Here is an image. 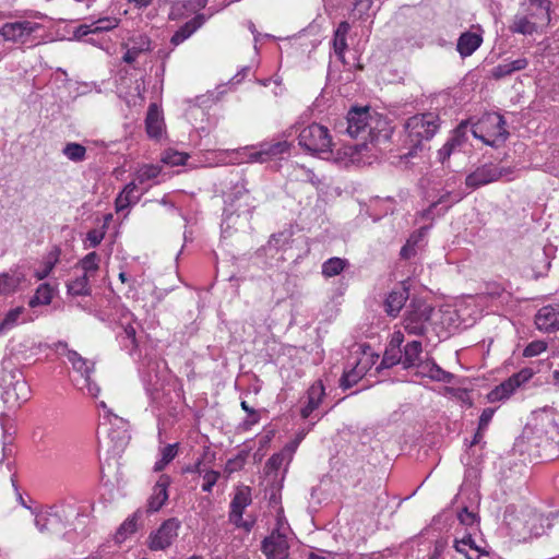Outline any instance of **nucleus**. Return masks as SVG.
<instances>
[{
  "mask_svg": "<svg viewBox=\"0 0 559 559\" xmlns=\"http://www.w3.org/2000/svg\"><path fill=\"white\" fill-rule=\"evenodd\" d=\"M440 117L436 112H424L409 117L405 122L408 152L405 157H413L423 148L424 141H430L440 128Z\"/></svg>",
  "mask_w": 559,
  "mask_h": 559,
  "instance_id": "obj_1",
  "label": "nucleus"
},
{
  "mask_svg": "<svg viewBox=\"0 0 559 559\" xmlns=\"http://www.w3.org/2000/svg\"><path fill=\"white\" fill-rule=\"evenodd\" d=\"M1 397L9 407L20 406L29 399L31 389L20 369H2L0 374Z\"/></svg>",
  "mask_w": 559,
  "mask_h": 559,
  "instance_id": "obj_2",
  "label": "nucleus"
},
{
  "mask_svg": "<svg viewBox=\"0 0 559 559\" xmlns=\"http://www.w3.org/2000/svg\"><path fill=\"white\" fill-rule=\"evenodd\" d=\"M298 144L305 152L312 155L332 153L333 147L329 129L316 122L299 132Z\"/></svg>",
  "mask_w": 559,
  "mask_h": 559,
  "instance_id": "obj_3",
  "label": "nucleus"
},
{
  "mask_svg": "<svg viewBox=\"0 0 559 559\" xmlns=\"http://www.w3.org/2000/svg\"><path fill=\"white\" fill-rule=\"evenodd\" d=\"M433 308L424 300L413 299L407 307L404 318V329L408 334L421 336L427 331L426 323L430 321Z\"/></svg>",
  "mask_w": 559,
  "mask_h": 559,
  "instance_id": "obj_4",
  "label": "nucleus"
},
{
  "mask_svg": "<svg viewBox=\"0 0 559 559\" xmlns=\"http://www.w3.org/2000/svg\"><path fill=\"white\" fill-rule=\"evenodd\" d=\"M41 28V24L28 20L8 22L0 27V36L4 41L24 45Z\"/></svg>",
  "mask_w": 559,
  "mask_h": 559,
  "instance_id": "obj_5",
  "label": "nucleus"
},
{
  "mask_svg": "<svg viewBox=\"0 0 559 559\" xmlns=\"http://www.w3.org/2000/svg\"><path fill=\"white\" fill-rule=\"evenodd\" d=\"M180 525V521L176 518L164 521L156 532L150 534L147 543L148 548L154 551H159L170 547L178 536Z\"/></svg>",
  "mask_w": 559,
  "mask_h": 559,
  "instance_id": "obj_6",
  "label": "nucleus"
},
{
  "mask_svg": "<svg viewBox=\"0 0 559 559\" xmlns=\"http://www.w3.org/2000/svg\"><path fill=\"white\" fill-rule=\"evenodd\" d=\"M510 173L511 168L498 167L492 163L484 164L466 176L465 185L467 188L475 190L495 182Z\"/></svg>",
  "mask_w": 559,
  "mask_h": 559,
  "instance_id": "obj_7",
  "label": "nucleus"
},
{
  "mask_svg": "<svg viewBox=\"0 0 559 559\" xmlns=\"http://www.w3.org/2000/svg\"><path fill=\"white\" fill-rule=\"evenodd\" d=\"M369 116L368 107H354L348 111L344 121L338 123V131L348 134L353 139H356L366 132Z\"/></svg>",
  "mask_w": 559,
  "mask_h": 559,
  "instance_id": "obj_8",
  "label": "nucleus"
},
{
  "mask_svg": "<svg viewBox=\"0 0 559 559\" xmlns=\"http://www.w3.org/2000/svg\"><path fill=\"white\" fill-rule=\"evenodd\" d=\"M262 552L266 559H287L289 556V545L287 537L278 528L262 540Z\"/></svg>",
  "mask_w": 559,
  "mask_h": 559,
  "instance_id": "obj_9",
  "label": "nucleus"
},
{
  "mask_svg": "<svg viewBox=\"0 0 559 559\" xmlns=\"http://www.w3.org/2000/svg\"><path fill=\"white\" fill-rule=\"evenodd\" d=\"M467 123L461 122L453 131L451 138L443 144L438 151V159L444 165L449 160L450 156L459 148H461L466 142Z\"/></svg>",
  "mask_w": 559,
  "mask_h": 559,
  "instance_id": "obj_10",
  "label": "nucleus"
},
{
  "mask_svg": "<svg viewBox=\"0 0 559 559\" xmlns=\"http://www.w3.org/2000/svg\"><path fill=\"white\" fill-rule=\"evenodd\" d=\"M171 484L170 476L166 474H162L157 481L155 483L152 495L147 500V510L148 513L157 512L163 508V506L168 500V487Z\"/></svg>",
  "mask_w": 559,
  "mask_h": 559,
  "instance_id": "obj_11",
  "label": "nucleus"
},
{
  "mask_svg": "<svg viewBox=\"0 0 559 559\" xmlns=\"http://www.w3.org/2000/svg\"><path fill=\"white\" fill-rule=\"evenodd\" d=\"M495 122L492 123L496 128L495 139L490 140L489 138L484 136L479 131H481V123L474 124L472 128V134L474 138L481 140L486 145L497 147L499 143H504L509 138V131L507 130V121L503 116L495 115Z\"/></svg>",
  "mask_w": 559,
  "mask_h": 559,
  "instance_id": "obj_12",
  "label": "nucleus"
},
{
  "mask_svg": "<svg viewBox=\"0 0 559 559\" xmlns=\"http://www.w3.org/2000/svg\"><path fill=\"white\" fill-rule=\"evenodd\" d=\"M535 324L538 330L548 333L559 330V305L542 307L535 316Z\"/></svg>",
  "mask_w": 559,
  "mask_h": 559,
  "instance_id": "obj_13",
  "label": "nucleus"
},
{
  "mask_svg": "<svg viewBox=\"0 0 559 559\" xmlns=\"http://www.w3.org/2000/svg\"><path fill=\"white\" fill-rule=\"evenodd\" d=\"M56 349H62V354H64L68 360L71 362L73 369L80 372L84 379L88 380L92 371L94 370V362H90L87 359L83 358L78 352L68 348V344L66 342L59 341L55 344Z\"/></svg>",
  "mask_w": 559,
  "mask_h": 559,
  "instance_id": "obj_14",
  "label": "nucleus"
},
{
  "mask_svg": "<svg viewBox=\"0 0 559 559\" xmlns=\"http://www.w3.org/2000/svg\"><path fill=\"white\" fill-rule=\"evenodd\" d=\"M251 489L250 487H241L235 493L231 502H230V521L239 525V522L242 520V514L246 509L251 503Z\"/></svg>",
  "mask_w": 559,
  "mask_h": 559,
  "instance_id": "obj_15",
  "label": "nucleus"
},
{
  "mask_svg": "<svg viewBox=\"0 0 559 559\" xmlns=\"http://www.w3.org/2000/svg\"><path fill=\"white\" fill-rule=\"evenodd\" d=\"M483 44V36L478 33L466 31L462 33L456 43V50L462 58L472 56Z\"/></svg>",
  "mask_w": 559,
  "mask_h": 559,
  "instance_id": "obj_16",
  "label": "nucleus"
},
{
  "mask_svg": "<svg viewBox=\"0 0 559 559\" xmlns=\"http://www.w3.org/2000/svg\"><path fill=\"white\" fill-rule=\"evenodd\" d=\"M409 297L408 288L402 285L393 289L384 302L385 312L390 317H396Z\"/></svg>",
  "mask_w": 559,
  "mask_h": 559,
  "instance_id": "obj_17",
  "label": "nucleus"
},
{
  "mask_svg": "<svg viewBox=\"0 0 559 559\" xmlns=\"http://www.w3.org/2000/svg\"><path fill=\"white\" fill-rule=\"evenodd\" d=\"M164 127V118L158 106L155 103L151 104L145 118L147 135L153 139H158L163 133Z\"/></svg>",
  "mask_w": 559,
  "mask_h": 559,
  "instance_id": "obj_18",
  "label": "nucleus"
},
{
  "mask_svg": "<svg viewBox=\"0 0 559 559\" xmlns=\"http://www.w3.org/2000/svg\"><path fill=\"white\" fill-rule=\"evenodd\" d=\"M325 395V389L321 380L316 381L307 391V404L301 408L302 418H308L319 407Z\"/></svg>",
  "mask_w": 559,
  "mask_h": 559,
  "instance_id": "obj_19",
  "label": "nucleus"
},
{
  "mask_svg": "<svg viewBox=\"0 0 559 559\" xmlns=\"http://www.w3.org/2000/svg\"><path fill=\"white\" fill-rule=\"evenodd\" d=\"M129 43L131 46L128 47L122 57V60L128 64H132L140 53L152 50L151 39L146 35L133 36L129 38Z\"/></svg>",
  "mask_w": 559,
  "mask_h": 559,
  "instance_id": "obj_20",
  "label": "nucleus"
},
{
  "mask_svg": "<svg viewBox=\"0 0 559 559\" xmlns=\"http://www.w3.org/2000/svg\"><path fill=\"white\" fill-rule=\"evenodd\" d=\"M417 368L420 369L421 376L428 377L435 381L450 383L453 379V374L451 372L443 370L433 359L430 358L419 362Z\"/></svg>",
  "mask_w": 559,
  "mask_h": 559,
  "instance_id": "obj_21",
  "label": "nucleus"
},
{
  "mask_svg": "<svg viewBox=\"0 0 559 559\" xmlns=\"http://www.w3.org/2000/svg\"><path fill=\"white\" fill-rule=\"evenodd\" d=\"M205 22V15L200 13L194 17L186 22L178 31L171 36L170 43L175 46L181 44L189 38L198 28H200Z\"/></svg>",
  "mask_w": 559,
  "mask_h": 559,
  "instance_id": "obj_22",
  "label": "nucleus"
},
{
  "mask_svg": "<svg viewBox=\"0 0 559 559\" xmlns=\"http://www.w3.org/2000/svg\"><path fill=\"white\" fill-rule=\"evenodd\" d=\"M423 346L420 341L408 342L402 352V365L404 369L417 367L421 362Z\"/></svg>",
  "mask_w": 559,
  "mask_h": 559,
  "instance_id": "obj_23",
  "label": "nucleus"
},
{
  "mask_svg": "<svg viewBox=\"0 0 559 559\" xmlns=\"http://www.w3.org/2000/svg\"><path fill=\"white\" fill-rule=\"evenodd\" d=\"M527 66L528 60L526 58H519L510 62L501 63L491 70V78L495 80H501L511 75L515 71L524 70Z\"/></svg>",
  "mask_w": 559,
  "mask_h": 559,
  "instance_id": "obj_24",
  "label": "nucleus"
},
{
  "mask_svg": "<svg viewBox=\"0 0 559 559\" xmlns=\"http://www.w3.org/2000/svg\"><path fill=\"white\" fill-rule=\"evenodd\" d=\"M144 381L147 383V390L157 392L163 386V374L160 372V364L158 361H150L144 372Z\"/></svg>",
  "mask_w": 559,
  "mask_h": 559,
  "instance_id": "obj_25",
  "label": "nucleus"
},
{
  "mask_svg": "<svg viewBox=\"0 0 559 559\" xmlns=\"http://www.w3.org/2000/svg\"><path fill=\"white\" fill-rule=\"evenodd\" d=\"M426 227H421L419 230L414 231L409 238L407 239L406 243L402 247L400 251V255L404 260H409L411 258L415 257L417 253V246L421 241L423 237L426 233Z\"/></svg>",
  "mask_w": 559,
  "mask_h": 559,
  "instance_id": "obj_26",
  "label": "nucleus"
},
{
  "mask_svg": "<svg viewBox=\"0 0 559 559\" xmlns=\"http://www.w3.org/2000/svg\"><path fill=\"white\" fill-rule=\"evenodd\" d=\"M516 388L519 386L515 385L514 381H512V378L510 377L488 393V401L495 403L508 399Z\"/></svg>",
  "mask_w": 559,
  "mask_h": 559,
  "instance_id": "obj_27",
  "label": "nucleus"
},
{
  "mask_svg": "<svg viewBox=\"0 0 559 559\" xmlns=\"http://www.w3.org/2000/svg\"><path fill=\"white\" fill-rule=\"evenodd\" d=\"M141 516L142 511L138 510L119 526L115 536L117 543H122L129 535L136 531V523Z\"/></svg>",
  "mask_w": 559,
  "mask_h": 559,
  "instance_id": "obj_28",
  "label": "nucleus"
},
{
  "mask_svg": "<svg viewBox=\"0 0 559 559\" xmlns=\"http://www.w3.org/2000/svg\"><path fill=\"white\" fill-rule=\"evenodd\" d=\"M67 290L72 296L91 295L90 280L87 274H83L67 284Z\"/></svg>",
  "mask_w": 559,
  "mask_h": 559,
  "instance_id": "obj_29",
  "label": "nucleus"
},
{
  "mask_svg": "<svg viewBox=\"0 0 559 559\" xmlns=\"http://www.w3.org/2000/svg\"><path fill=\"white\" fill-rule=\"evenodd\" d=\"M121 328L122 332L118 334L120 343L132 353L138 348L136 330L132 323L121 324Z\"/></svg>",
  "mask_w": 559,
  "mask_h": 559,
  "instance_id": "obj_30",
  "label": "nucleus"
},
{
  "mask_svg": "<svg viewBox=\"0 0 559 559\" xmlns=\"http://www.w3.org/2000/svg\"><path fill=\"white\" fill-rule=\"evenodd\" d=\"M52 300V288L49 284H40L36 289V293L31 297L28 306L35 308L39 305H49Z\"/></svg>",
  "mask_w": 559,
  "mask_h": 559,
  "instance_id": "obj_31",
  "label": "nucleus"
},
{
  "mask_svg": "<svg viewBox=\"0 0 559 559\" xmlns=\"http://www.w3.org/2000/svg\"><path fill=\"white\" fill-rule=\"evenodd\" d=\"M348 261L346 259H341L337 257L330 258L322 264V274L325 277H332L338 275L344 271L346 266H348Z\"/></svg>",
  "mask_w": 559,
  "mask_h": 559,
  "instance_id": "obj_32",
  "label": "nucleus"
},
{
  "mask_svg": "<svg viewBox=\"0 0 559 559\" xmlns=\"http://www.w3.org/2000/svg\"><path fill=\"white\" fill-rule=\"evenodd\" d=\"M260 145L262 147V154L265 155L267 160H271L282 155L283 153H286L290 147V144L287 141H277L273 143L265 142L261 143Z\"/></svg>",
  "mask_w": 559,
  "mask_h": 559,
  "instance_id": "obj_33",
  "label": "nucleus"
},
{
  "mask_svg": "<svg viewBox=\"0 0 559 559\" xmlns=\"http://www.w3.org/2000/svg\"><path fill=\"white\" fill-rule=\"evenodd\" d=\"M536 29V24L531 22L527 16L515 15L513 23L510 25V31L512 33L523 35H532Z\"/></svg>",
  "mask_w": 559,
  "mask_h": 559,
  "instance_id": "obj_34",
  "label": "nucleus"
},
{
  "mask_svg": "<svg viewBox=\"0 0 559 559\" xmlns=\"http://www.w3.org/2000/svg\"><path fill=\"white\" fill-rule=\"evenodd\" d=\"M62 153L72 162H82L86 157V147L80 143H67Z\"/></svg>",
  "mask_w": 559,
  "mask_h": 559,
  "instance_id": "obj_35",
  "label": "nucleus"
},
{
  "mask_svg": "<svg viewBox=\"0 0 559 559\" xmlns=\"http://www.w3.org/2000/svg\"><path fill=\"white\" fill-rule=\"evenodd\" d=\"M402 364V350L394 346L388 347L383 354L379 368H391L397 364Z\"/></svg>",
  "mask_w": 559,
  "mask_h": 559,
  "instance_id": "obj_36",
  "label": "nucleus"
},
{
  "mask_svg": "<svg viewBox=\"0 0 559 559\" xmlns=\"http://www.w3.org/2000/svg\"><path fill=\"white\" fill-rule=\"evenodd\" d=\"M25 311L24 307H16L7 312L4 319L0 323V334L12 329L19 321L21 314Z\"/></svg>",
  "mask_w": 559,
  "mask_h": 559,
  "instance_id": "obj_37",
  "label": "nucleus"
},
{
  "mask_svg": "<svg viewBox=\"0 0 559 559\" xmlns=\"http://www.w3.org/2000/svg\"><path fill=\"white\" fill-rule=\"evenodd\" d=\"M241 198H245L246 200L251 199L249 192L246 189H243L242 192L239 190L235 193V199L231 201L230 206L233 207L234 212L238 213V215L245 213L251 214L254 205H250L248 202H246L245 206H242L239 203Z\"/></svg>",
  "mask_w": 559,
  "mask_h": 559,
  "instance_id": "obj_38",
  "label": "nucleus"
},
{
  "mask_svg": "<svg viewBox=\"0 0 559 559\" xmlns=\"http://www.w3.org/2000/svg\"><path fill=\"white\" fill-rule=\"evenodd\" d=\"M189 155L173 150H167L162 156V162L170 166H180L186 163Z\"/></svg>",
  "mask_w": 559,
  "mask_h": 559,
  "instance_id": "obj_39",
  "label": "nucleus"
},
{
  "mask_svg": "<svg viewBox=\"0 0 559 559\" xmlns=\"http://www.w3.org/2000/svg\"><path fill=\"white\" fill-rule=\"evenodd\" d=\"M98 262L99 257L95 251H93L81 259L79 265L84 270V274L90 272L95 273L99 267Z\"/></svg>",
  "mask_w": 559,
  "mask_h": 559,
  "instance_id": "obj_40",
  "label": "nucleus"
},
{
  "mask_svg": "<svg viewBox=\"0 0 559 559\" xmlns=\"http://www.w3.org/2000/svg\"><path fill=\"white\" fill-rule=\"evenodd\" d=\"M362 374L356 370V368H352L348 371H344L340 379V386L343 390H347L354 386L360 379Z\"/></svg>",
  "mask_w": 559,
  "mask_h": 559,
  "instance_id": "obj_41",
  "label": "nucleus"
},
{
  "mask_svg": "<svg viewBox=\"0 0 559 559\" xmlns=\"http://www.w3.org/2000/svg\"><path fill=\"white\" fill-rule=\"evenodd\" d=\"M120 20L117 17H103L92 23L94 33L108 32L119 25Z\"/></svg>",
  "mask_w": 559,
  "mask_h": 559,
  "instance_id": "obj_42",
  "label": "nucleus"
},
{
  "mask_svg": "<svg viewBox=\"0 0 559 559\" xmlns=\"http://www.w3.org/2000/svg\"><path fill=\"white\" fill-rule=\"evenodd\" d=\"M160 173V168L155 165H144L142 168L139 169L136 179L140 183H144L145 181H148L151 179L156 178Z\"/></svg>",
  "mask_w": 559,
  "mask_h": 559,
  "instance_id": "obj_43",
  "label": "nucleus"
},
{
  "mask_svg": "<svg viewBox=\"0 0 559 559\" xmlns=\"http://www.w3.org/2000/svg\"><path fill=\"white\" fill-rule=\"evenodd\" d=\"M241 408L247 413V418L242 423V427L245 429L251 428V426L255 425L260 420V414L253 407H250L246 401H241Z\"/></svg>",
  "mask_w": 559,
  "mask_h": 559,
  "instance_id": "obj_44",
  "label": "nucleus"
},
{
  "mask_svg": "<svg viewBox=\"0 0 559 559\" xmlns=\"http://www.w3.org/2000/svg\"><path fill=\"white\" fill-rule=\"evenodd\" d=\"M59 254H60V249L56 247L49 253L48 260H47V262L45 264V269L43 270V272L37 273V278L38 280H43V278L47 277L50 274V272L53 270L55 265L59 261Z\"/></svg>",
  "mask_w": 559,
  "mask_h": 559,
  "instance_id": "obj_45",
  "label": "nucleus"
},
{
  "mask_svg": "<svg viewBox=\"0 0 559 559\" xmlns=\"http://www.w3.org/2000/svg\"><path fill=\"white\" fill-rule=\"evenodd\" d=\"M247 456H248V452H246V451L239 452L236 455V457L227 461L226 471L228 473H233L237 469H240L245 465Z\"/></svg>",
  "mask_w": 559,
  "mask_h": 559,
  "instance_id": "obj_46",
  "label": "nucleus"
},
{
  "mask_svg": "<svg viewBox=\"0 0 559 559\" xmlns=\"http://www.w3.org/2000/svg\"><path fill=\"white\" fill-rule=\"evenodd\" d=\"M547 345L543 341H536L530 343L523 350L525 357H534L546 350Z\"/></svg>",
  "mask_w": 559,
  "mask_h": 559,
  "instance_id": "obj_47",
  "label": "nucleus"
},
{
  "mask_svg": "<svg viewBox=\"0 0 559 559\" xmlns=\"http://www.w3.org/2000/svg\"><path fill=\"white\" fill-rule=\"evenodd\" d=\"M372 7V0H356L354 4V13L358 15V19H364L368 15Z\"/></svg>",
  "mask_w": 559,
  "mask_h": 559,
  "instance_id": "obj_48",
  "label": "nucleus"
},
{
  "mask_svg": "<svg viewBox=\"0 0 559 559\" xmlns=\"http://www.w3.org/2000/svg\"><path fill=\"white\" fill-rule=\"evenodd\" d=\"M219 478V473L216 471H207L203 476V485L202 490L205 492H210L213 488V486L216 484V481Z\"/></svg>",
  "mask_w": 559,
  "mask_h": 559,
  "instance_id": "obj_49",
  "label": "nucleus"
},
{
  "mask_svg": "<svg viewBox=\"0 0 559 559\" xmlns=\"http://www.w3.org/2000/svg\"><path fill=\"white\" fill-rule=\"evenodd\" d=\"M333 47L335 55L343 60L344 59V52L347 49V41L345 36H337L334 35L333 38Z\"/></svg>",
  "mask_w": 559,
  "mask_h": 559,
  "instance_id": "obj_50",
  "label": "nucleus"
},
{
  "mask_svg": "<svg viewBox=\"0 0 559 559\" xmlns=\"http://www.w3.org/2000/svg\"><path fill=\"white\" fill-rule=\"evenodd\" d=\"M534 374V371L531 368H524L519 372L511 376L512 381H514L515 385L520 386L521 384L527 382Z\"/></svg>",
  "mask_w": 559,
  "mask_h": 559,
  "instance_id": "obj_51",
  "label": "nucleus"
},
{
  "mask_svg": "<svg viewBox=\"0 0 559 559\" xmlns=\"http://www.w3.org/2000/svg\"><path fill=\"white\" fill-rule=\"evenodd\" d=\"M457 519L461 524L471 526L477 521L475 513L471 512L466 507L457 513Z\"/></svg>",
  "mask_w": 559,
  "mask_h": 559,
  "instance_id": "obj_52",
  "label": "nucleus"
},
{
  "mask_svg": "<svg viewBox=\"0 0 559 559\" xmlns=\"http://www.w3.org/2000/svg\"><path fill=\"white\" fill-rule=\"evenodd\" d=\"M495 414V408L487 407L483 411L479 421H478V430H486L492 416Z\"/></svg>",
  "mask_w": 559,
  "mask_h": 559,
  "instance_id": "obj_53",
  "label": "nucleus"
},
{
  "mask_svg": "<svg viewBox=\"0 0 559 559\" xmlns=\"http://www.w3.org/2000/svg\"><path fill=\"white\" fill-rule=\"evenodd\" d=\"M285 460L284 454L276 453L273 454L266 462L265 467L270 471L276 472L282 465Z\"/></svg>",
  "mask_w": 559,
  "mask_h": 559,
  "instance_id": "obj_54",
  "label": "nucleus"
},
{
  "mask_svg": "<svg viewBox=\"0 0 559 559\" xmlns=\"http://www.w3.org/2000/svg\"><path fill=\"white\" fill-rule=\"evenodd\" d=\"M105 237L104 230L92 229L86 235V240L90 241L91 247H97Z\"/></svg>",
  "mask_w": 559,
  "mask_h": 559,
  "instance_id": "obj_55",
  "label": "nucleus"
},
{
  "mask_svg": "<svg viewBox=\"0 0 559 559\" xmlns=\"http://www.w3.org/2000/svg\"><path fill=\"white\" fill-rule=\"evenodd\" d=\"M531 4L536 5L537 9L540 10V13L543 14L544 19L547 22L550 21V14H549L550 1L549 0H532Z\"/></svg>",
  "mask_w": 559,
  "mask_h": 559,
  "instance_id": "obj_56",
  "label": "nucleus"
},
{
  "mask_svg": "<svg viewBox=\"0 0 559 559\" xmlns=\"http://www.w3.org/2000/svg\"><path fill=\"white\" fill-rule=\"evenodd\" d=\"M177 455V443L168 444L162 449V459L169 464Z\"/></svg>",
  "mask_w": 559,
  "mask_h": 559,
  "instance_id": "obj_57",
  "label": "nucleus"
},
{
  "mask_svg": "<svg viewBox=\"0 0 559 559\" xmlns=\"http://www.w3.org/2000/svg\"><path fill=\"white\" fill-rule=\"evenodd\" d=\"M115 204H116V211L121 212L124 209H127L130 205L135 204V203H134V199H128V197H126L122 192H120L115 201Z\"/></svg>",
  "mask_w": 559,
  "mask_h": 559,
  "instance_id": "obj_58",
  "label": "nucleus"
},
{
  "mask_svg": "<svg viewBox=\"0 0 559 559\" xmlns=\"http://www.w3.org/2000/svg\"><path fill=\"white\" fill-rule=\"evenodd\" d=\"M50 518L46 514H38L36 515L35 518V525L36 527L39 530V532L44 533L46 531H49V523H50Z\"/></svg>",
  "mask_w": 559,
  "mask_h": 559,
  "instance_id": "obj_59",
  "label": "nucleus"
},
{
  "mask_svg": "<svg viewBox=\"0 0 559 559\" xmlns=\"http://www.w3.org/2000/svg\"><path fill=\"white\" fill-rule=\"evenodd\" d=\"M136 185L134 182L128 183L124 189L121 191L128 199H134V203H136L140 200V194H135L136 192Z\"/></svg>",
  "mask_w": 559,
  "mask_h": 559,
  "instance_id": "obj_60",
  "label": "nucleus"
},
{
  "mask_svg": "<svg viewBox=\"0 0 559 559\" xmlns=\"http://www.w3.org/2000/svg\"><path fill=\"white\" fill-rule=\"evenodd\" d=\"M459 542L461 544H463L464 546H468L471 549L475 550L479 555L487 554L486 551L480 550V548L475 544V540L472 538V536L469 534L464 536Z\"/></svg>",
  "mask_w": 559,
  "mask_h": 559,
  "instance_id": "obj_61",
  "label": "nucleus"
},
{
  "mask_svg": "<svg viewBox=\"0 0 559 559\" xmlns=\"http://www.w3.org/2000/svg\"><path fill=\"white\" fill-rule=\"evenodd\" d=\"M461 199H462V195H460V194H455L454 197H452L451 192H447V193L442 194L439 198V200L436 203H433L431 206H436L437 204H441V203H444L448 201H450L451 204H453V203L459 202Z\"/></svg>",
  "mask_w": 559,
  "mask_h": 559,
  "instance_id": "obj_62",
  "label": "nucleus"
},
{
  "mask_svg": "<svg viewBox=\"0 0 559 559\" xmlns=\"http://www.w3.org/2000/svg\"><path fill=\"white\" fill-rule=\"evenodd\" d=\"M287 239L288 237L285 233L274 234L271 237L270 243L274 245L276 248H281Z\"/></svg>",
  "mask_w": 559,
  "mask_h": 559,
  "instance_id": "obj_63",
  "label": "nucleus"
},
{
  "mask_svg": "<svg viewBox=\"0 0 559 559\" xmlns=\"http://www.w3.org/2000/svg\"><path fill=\"white\" fill-rule=\"evenodd\" d=\"M465 547L466 546H464L463 544L457 542V539L455 540V543H454L455 550L457 552H460V554H463L466 559H480V555L479 554H476V556H472V555L468 554V551L466 550Z\"/></svg>",
  "mask_w": 559,
  "mask_h": 559,
  "instance_id": "obj_64",
  "label": "nucleus"
}]
</instances>
